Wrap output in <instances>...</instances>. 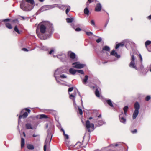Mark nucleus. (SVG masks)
Wrapping results in <instances>:
<instances>
[{
	"label": "nucleus",
	"mask_w": 151,
	"mask_h": 151,
	"mask_svg": "<svg viewBox=\"0 0 151 151\" xmlns=\"http://www.w3.org/2000/svg\"><path fill=\"white\" fill-rule=\"evenodd\" d=\"M46 10H49L55 8V4L51 5H45Z\"/></svg>",
	"instance_id": "obj_19"
},
{
	"label": "nucleus",
	"mask_w": 151,
	"mask_h": 151,
	"mask_svg": "<svg viewBox=\"0 0 151 151\" xmlns=\"http://www.w3.org/2000/svg\"><path fill=\"white\" fill-rule=\"evenodd\" d=\"M73 89V88L72 87L69 88L68 89V91L69 92H71Z\"/></svg>",
	"instance_id": "obj_52"
},
{
	"label": "nucleus",
	"mask_w": 151,
	"mask_h": 151,
	"mask_svg": "<svg viewBox=\"0 0 151 151\" xmlns=\"http://www.w3.org/2000/svg\"><path fill=\"white\" fill-rule=\"evenodd\" d=\"M25 126L26 129H34L36 128V126H32L30 123H29L27 124Z\"/></svg>",
	"instance_id": "obj_12"
},
{
	"label": "nucleus",
	"mask_w": 151,
	"mask_h": 151,
	"mask_svg": "<svg viewBox=\"0 0 151 151\" xmlns=\"http://www.w3.org/2000/svg\"><path fill=\"white\" fill-rule=\"evenodd\" d=\"M32 136L34 137H37V139L38 140H39L40 139V135H36V134H34Z\"/></svg>",
	"instance_id": "obj_48"
},
{
	"label": "nucleus",
	"mask_w": 151,
	"mask_h": 151,
	"mask_svg": "<svg viewBox=\"0 0 151 151\" xmlns=\"http://www.w3.org/2000/svg\"><path fill=\"white\" fill-rule=\"evenodd\" d=\"M139 56L140 60V61H141V62L142 63V55H141L140 54H139Z\"/></svg>",
	"instance_id": "obj_56"
},
{
	"label": "nucleus",
	"mask_w": 151,
	"mask_h": 151,
	"mask_svg": "<svg viewBox=\"0 0 151 151\" xmlns=\"http://www.w3.org/2000/svg\"><path fill=\"white\" fill-rule=\"evenodd\" d=\"M18 22V20L17 19H15V20H13V22Z\"/></svg>",
	"instance_id": "obj_63"
},
{
	"label": "nucleus",
	"mask_w": 151,
	"mask_h": 151,
	"mask_svg": "<svg viewBox=\"0 0 151 151\" xmlns=\"http://www.w3.org/2000/svg\"><path fill=\"white\" fill-rule=\"evenodd\" d=\"M95 93L96 96L98 97H100V93L99 91L98 90V89L97 88L96 90Z\"/></svg>",
	"instance_id": "obj_31"
},
{
	"label": "nucleus",
	"mask_w": 151,
	"mask_h": 151,
	"mask_svg": "<svg viewBox=\"0 0 151 151\" xmlns=\"http://www.w3.org/2000/svg\"><path fill=\"white\" fill-rule=\"evenodd\" d=\"M88 1L90 3L94 1H95V2H96L97 1L96 0H88Z\"/></svg>",
	"instance_id": "obj_50"
},
{
	"label": "nucleus",
	"mask_w": 151,
	"mask_h": 151,
	"mask_svg": "<svg viewBox=\"0 0 151 151\" xmlns=\"http://www.w3.org/2000/svg\"><path fill=\"white\" fill-rule=\"evenodd\" d=\"M10 19H6L3 20H0V23H1V22H9L10 21Z\"/></svg>",
	"instance_id": "obj_35"
},
{
	"label": "nucleus",
	"mask_w": 151,
	"mask_h": 151,
	"mask_svg": "<svg viewBox=\"0 0 151 151\" xmlns=\"http://www.w3.org/2000/svg\"><path fill=\"white\" fill-rule=\"evenodd\" d=\"M66 7H68L66 10V13L68 14V13L70 9V7L69 6H67Z\"/></svg>",
	"instance_id": "obj_36"
},
{
	"label": "nucleus",
	"mask_w": 151,
	"mask_h": 151,
	"mask_svg": "<svg viewBox=\"0 0 151 151\" xmlns=\"http://www.w3.org/2000/svg\"><path fill=\"white\" fill-rule=\"evenodd\" d=\"M67 78V76L66 75L63 74L62 73H61V75H60L59 78H61L62 79H64L65 78Z\"/></svg>",
	"instance_id": "obj_38"
},
{
	"label": "nucleus",
	"mask_w": 151,
	"mask_h": 151,
	"mask_svg": "<svg viewBox=\"0 0 151 151\" xmlns=\"http://www.w3.org/2000/svg\"><path fill=\"white\" fill-rule=\"evenodd\" d=\"M97 118H96L95 119H93V122L95 123L97 122Z\"/></svg>",
	"instance_id": "obj_54"
},
{
	"label": "nucleus",
	"mask_w": 151,
	"mask_h": 151,
	"mask_svg": "<svg viewBox=\"0 0 151 151\" xmlns=\"http://www.w3.org/2000/svg\"><path fill=\"white\" fill-rule=\"evenodd\" d=\"M83 140L82 142V143H83ZM83 144V143L81 144V142H78L75 145V146H77L76 147V148L77 149L80 148L82 147L81 145Z\"/></svg>",
	"instance_id": "obj_24"
},
{
	"label": "nucleus",
	"mask_w": 151,
	"mask_h": 151,
	"mask_svg": "<svg viewBox=\"0 0 151 151\" xmlns=\"http://www.w3.org/2000/svg\"><path fill=\"white\" fill-rule=\"evenodd\" d=\"M101 5L100 3H99L96 4L95 10L96 12H99L101 11Z\"/></svg>",
	"instance_id": "obj_13"
},
{
	"label": "nucleus",
	"mask_w": 151,
	"mask_h": 151,
	"mask_svg": "<svg viewBox=\"0 0 151 151\" xmlns=\"http://www.w3.org/2000/svg\"><path fill=\"white\" fill-rule=\"evenodd\" d=\"M151 98L150 96H147L145 98V100L146 101H149Z\"/></svg>",
	"instance_id": "obj_49"
},
{
	"label": "nucleus",
	"mask_w": 151,
	"mask_h": 151,
	"mask_svg": "<svg viewBox=\"0 0 151 151\" xmlns=\"http://www.w3.org/2000/svg\"><path fill=\"white\" fill-rule=\"evenodd\" d=\"M104 124V122L102 121H99L98 122V125L99 126H101L103 124Z\"/></svg>",
	"instance_id": "obj_43"
},
{
	"label": "nucleus",
	"mask_w": 151,
	"mask_h": 151,
	"mask_svg": "<svg viewBox=\"0 0 151 151\" xmlns=\"http://www.w3.org/2000/svg\"><path fill=\"white\" fill-rule=\"evenodd\" d=\"M86 34L88 36H90L91 35H92L93 33L91 32H89L87 31H85Z\"/></svg>",
	"instance_id": "obj_46"
},
{
	"label": "nucleus",
	"mask_w": 151,
	"mask_h": 151,
	"mask_svg": "<svg viewBox=\"0 0 151 151\" xmlns=\"http://www.w3.org/2000/svg\"><path fill=\"white\" fill-rule=\"evenodd\" d=\"M5 25L6 27L9 29H11L12 28V25L9 23H6L5 24Z\"/></svg>",
	"instance_id": "obj_26"
},
{
	"label": "nucleus",
	"mask_w": 151,
	"mask_h": 151,
	"mask_svg": "<svg viewBox=\"0 0 151 151\" xmlns=\"http://www.w3.org/2000/svg\"><path fill=\"white\" fill-rule=\"evenodd\" d=\"M22 18L23 20H24L25 19H27L28 17H21Z\"/></svg>",
	"instance_id": "obj_61"
},
{
	"label": "nucleus",
	"mask_w": 151,
	"mask_h": 151,
	"mask_svg": "<svg viewBox=\"0 0 151 151\" xmlns=\"http://www.w3.org/2000/svg\"><path fill=\"white\" fill-rule=\"evenodd\" d=\"M131 132L133 134L136 133L137 132V130L136 129H135L131 131Z\"/></svg>",
	"instance_id": "obj_51"
},
{
	"label": "nucleus",
	"mask_w": 151,
	"mask_h": 151,
	"mask_svg": "<svg viewBox=\"0 0 151 151\" xmlns=\"http://www.w3.org/2000/svg\"><path fill=\"white\" fill-rule=\"evenodd\" d=\"M151 43V41L149 40L145 42V47H147V46L150 45Z\"/></svg>",
	"instance_id": "obj_40"
},
{
	"label": "nucleus",
	"mask_w": 151,
	"mask_h": 151,
	"mask_svg": "<svg viewBox=\"0 0 151 151\" xmlns=\"http://www.w3.org/2000/svg\"><path fill=\"white\" fill-rule=\"evenodd\" d=\"M140 107V106L138 102H136L134 104L135 110L134 111L132 115L133 119H136L138 116L139 113V110Z\"/></svg>",
	"instance_id": "obj_5"
},
{
	"label": "nucleus",
	"mask_w": 151,
	"mask_h": 151,
	"mask_svg": "<svg viewBox=\"0 0 151 151\" xmlns=\"http://www.w3.org/2000/svg\"><path fill=\"white\" fill-rule=\"evenodd\" d=\"M91 24L94 27H96L95 22L94 20H92L91 21Z\"/></svg>",
	"instance_id": "obj_44"
},
{
	"label": "nucleus",
	"mask_w": 151,
	"mask_h": 151,
	"mask_svg": "<svg viewBox=\"0 0 151 151\" xmlns=\"http://www.w3.org/2000/svg\"><path fill=\"white\" fill-rule=\"evenodd\" d=\"M124 42L126 45H127L128 43L130 45L131 44H132V42L131 40L127 39L124 40Z\"/></svg>",
	"instance_id": "obj_22"
},
{
	"label": "nucleus",
	"mask_w": 151,
	"mask_h": 151,
	"mask_svg": "<svg viewBox=\"0 0 151 151\" xmlns=\"http://www.w3.org/2000/svg\"><path fill=\"white\" fill-rule=\"evenodd\" d=\"M126 116H125V114H124L123 111H122L121 112V114L119 115V118L120 121L121 123L124 124H125L126 123Z\"/></svg>",
	"instance_id": "obj_10"
},
{
	"label": "nucleus",
	"mask_w": 151,
	"mask_h": 151,
	"mask_svg": "<svg viewBox=\"0 0 151 151\" xmlns=\"http://www.w3.org/2000/svg\"><path fill=\"white\" fill-rule=\"evenodd\" d=\"M63 72V71L62 69L58 68L55 71L54 76L57 82L61 85H64V84L62 83L61 81V80L59 79V77Z\"/></svg>",
	"instance_id": "obj_3"
},
{
	"label": "nucleus",
	"mask_w": 151,
	"mask_h": 151,
	"mask_svg": "<svg viewBox=\"0 0 151 151\" xmlns=\"http://www.w3.org/2000/svg\"><path fill=\"white\" fill-rule=\"evenodd\" d=\"M27 148L29 149L33 150L34 149V147L32 145L29 144L27 145Z\"/></svg>",
	"instance_id": "obj_32"
},
{
	"label": "nucleus",
	"mask_w": 151,
	"mask_h": 151,
	"mask_svg": "<svg viewBox=\"0 0 151 151\" xmlns=\"http://www.w3.org/2000/svg\"><path fill=\"white\" fill-rule=\"evenodd\" d=\"M67 6L64 5H60L59 4H55V7H58L60 9H63L65 7Z\"/></svg>",
	"instance_id": "obj_18"
},
{
	"label": "nucleus",
	"mask_w": 151,
	"mask_h": 151,
	"mask_svg": "<svg viewBox=\"0 0 151 151\" xmlns=\"http://www.w3.org/2000/svg\"><path fill=\"white\" fill-rule=\"evenodd\" d=\"M147 18L149 20L151 19V15L148 16Z\"/></svg>",
	"instance_id": "obj_62"
},
{
	"label": "nucleus",
	"mask_w": 151,
	"mask_h": 151,
	"mask_svg": "<svg viewBox=\"0 0 151 151\" xmlns=\"http://www.w3.org/2000/svg\"><path fill=\"white\" fill-rule=\"evenodd\" d=\"M37 47H39L41 50H47V47L43 46H42V44L41 45V46L39 47V46H37Z\"/></svg>",
	"instance_id": "obj_27"
},
{
	"label": "nucleus",
	"mask_w": 151,
	"mask_h": 151,
	"mask_svg": "<svg viewBox=\"0 0 151 151\" xmlns=\"http://www.w3.org/2000/svg\"><path fill=\"white\" fill-rule=\"evenodd\" d=\"M54 51V49H52L49 52V54L50 55Z\"/></svg>",
	"instance_id": "obj_55"
},
{
	"label": "nucleus",
	"mask_w": 151,
	"mask_h": 151,
	"mask_svg": "<svg viewBox=\"0 0 151 151\" xmlns=\"http://www.w3.org/2000/svg\"><path fill=\"white\" fill-rule=\"evenodd\" d=\"M76 93L73 95L72 94H70V98L71 99L73 100V104L74 106L76 109H77V107L78 108V106H77L76 103V101L75 100V97L76 96Z\"/></svg>",
	"instance_id": "obj_11"
},
{
	"label": "nucleus",
	"mask_w": 151,
	"mask_h": 151,
	"mask_svg": "<svg viewBox=\"0 0 151 151\" xmlns=\"http://www.w3.org/2000/svg\"><path fill=\"white\" fill-rule=\"evenodd\" d=\"M53 31L52 23L48 21H44L38 24L36 32L39 37L42 40L50 37Z\"/></svg>",
	"instance_id": "obj_1"
},
{
	"label": "nucleus",
	"mask_w": 151,
	"mask_h": 151,
	"mask_svg": "<svg viewBox=\"0 0 151 151\" xmlns=\"http://www.w3.org/2000/svg\"><path fill=\"white\" fill-rule=\"evenodd\" d=\"M76 72H78V73L82 74H84V71L82 70H76Z\"/></svg>",
	"instance_id": "obj_45"
},
{
	"label": "nucleus",
	"mask_w": 151,
	"mask_h": 151,
	"mask_svg": "<svg viewBox=\"0 0 151 151\" xmlns=\"http://www.w3.org/2000/svg\"><path fill=\"white\" fill-rule=\"evenodd\" d=\"M81 29L79 27H78L75 29V30L76 31L79 32L81 30Z\"/></svg>",
	"instance_id": "obj_57"
},
{
	"label": "nucleus",
	"mask_w": 151,
	"mask_h": 151,
	"mask_svg": "<svg viewBox=\"0 0 151 151\" xmlns=\"http://www.w3.org/2000/svg\"><path fill=\"white\" fill-rule=\"evenodd\" d=\"M22 50L24 51H28V50H27V49L26 48H23L22 49Z\"/></svg>",
	"instance_id": "obj_60"
},
{
	"label": "nucleus",
	"mask_w": 151,
	"mask_h": 151,
	"mask_svg": "<svg viewBox=\"0 0 151 151\" xmlns=\"http://www.w3.org/2000/svg\"><path fill=\"white\" fill-rule=\"evenodd\" d=\"M110 55H113L116 57L117 59L120 57V56L118 54L117 52H116L114 50H112L111 53Z\"/></svg>",
	"instance_id": "obj_16"
},
{
	"label": "nucleus",
	"mask_w": 151,
	"mask_h": 151,
	"mask_svg": "<svg viewBox=\"0 0 151 151\" xmlns=\"http://www.w3.org/2000/svg\"><path fill=\"white\" fill-rule=\"evenodd\" d=\"M73 67L78 69L82 68L84 67L86 65L81 64L78 62H76L72 63Z\"/></svg>",
	"instance_id": "obj_9"
},
{
	"label": "nucleus",
	"mask_w": 151,
	"mask_h": 151,
	"mask_svg": "<svg viewBox=\"0 0 151 151\" xmlns=\"http://www.w3.org/2000/svg\"><path fill=\"white\" fill-rule=\"evenodd\" d=\"M57 57L60 59V61L62 62L65 61L67 59L66 55L62 52L59 53L57 55Z\"/></svg>",
	"instance_id": "obj_7"
},
{
	"label": "nucleus",
	"mask_w": 151,
	"mask_h": 151,
	"mask_svg": "<svg viewBox=\"0 0 151 151\" xmlns=\"http://www.w3.org/2000/svg\"><path fill=\"white\" fill-rule=\"evenodd\" d=\"M106 102L110 106L113 107V105L112 103V102L111 101L110 99H107L106 100Z\"/></svg>",
	"instance_id": "obj_25"
},
{
	"label": "nucleus",
	"mask_w": 151,
	"mask_h": 151,
	"mask_svg": "<svg viewBox=\"0 0 151 151\" xmlns=\"http://www.w3.org/2000/svg\"><path fill=\"white\" fill-rule=\"evenodd\" d=\"M68 55L72 59H75L76 58V54L73 52L71 51L68 52Z\"/></svg>",
	"instance_id": "obj_14"
},
{
	"label": "nucleus",
	"mask_w": 151,
	"mask_h": 151,
	"mask_svg": "<svg viewBox=\"0 0 151 151\" xmlns=\"http://www.w3.org/2000/svg\"><path fill=\"white\" fill-rule=\"evenodd\" d=\"M14 30L18 34H20V32L19 31V30L17 26H16L14 29Z\"/></svg>",
	"instance_id": "obj_34"
},
{
	"label": "nucleus",
	"mask_w": 151,
	"mask_h": 151,
	"mask_svg": "<svg viewBox=\"0 0 151 151\" xmlns=\"http://www.w3.org/2000/svg\"><path fill=\"white\" fill-rule=\"evenodd\" d=\"M128 109V107L127 106H125L123 110H124V114H125V116H127V111Z\"/></svg>",
	"instance_id": "obj_28"
},
{
	"label": "nucleus",
	"mask_w": 151,
	"mask_h": 151,
	"mask_svg": "<svg viewBox=\"0 0 151 151\" xmlns=\"http://www.w3.org/2000/svg\"><path fill=\"white\" fill-rule=\"evenodd\" d=\"M40 10L41 12H43L44 11L47 10L46 9V7L45 6H44L42 7L40 9Z\"/></svg>",
	"instance_id": "obj_41"
},
{
	"label": "nucleus",
	"mask_w": 151,
	"mask_h": 151,
	"mask_svg": "<svg viewBox=\"0 0 151 151\" xmlns=\"http://www.w3.org/2000/svg\"><path fill=\"white\" fill-rule=\"evenodd\" d=\"M88 75H86L85 76L84 78H83L81 77L82 81L84 84H86L87 82V81L88 79Z\"/></svg>",
	"instance_id": "obj_17"
},
{
	"label": "nucleus",
	"mask_w": 151,
	"mask_h": 151,
	"mask_svg": "<svg viewBox=\"0 0 151 151\" xmlns=\"http://www.w3.org/2000/svg\"><path fill=\"white\" fill-rule=\"evenodd\" d=\"M35 5L34 0H22L20 3V8L23 11H29L33 9Z\"/></svg>",
	"instance_id": "obj_2"
},
{
	"label": "nucleus",
	"mask_w": 151,
	"mask_h": 151,
	"mask_svg": "<svg viewBox=\"0 0 151 151\" xmlns=\"http://www.w3.org/2000/svg\"><path fill=\"white\" fill-rule=\"evenodd\" d=\"M40 119H42V118H47V116L45 115V114H42L40 115Z\"/></svg>",
	"instance_id": "obj_42"
},
{
	"label": "nucleus",
	"mask_w": 151,
	"mask_h": 151,
	"mask_svg": "<svg viewBox=\"0 0 151 151\" xmlns=\"http://www.w3.org/2000/svg\"><path fill=\"white\" fill-rule=\"evenodd\" d=\"M69 72L70 74L74 75L76 72V70L75 69L73 68H70L69 69Z\"/></svg>",
	"instance_id": "obj_20"
},
{
	"label": "nucleus",
	"mask_w": 151,
	"mask_h": 151,
	"mask_svg": "<svg viewBox=\"0 0 151 151\" xmlns=\"http://www.w3.org/2000/svg\"><path fill=\"white\" fill-rule=\"evenodd\" d=\"M120 45H119V43L117 44L116 46V47H115V48L116 49H118L119 47H120Z\"/></svg>",
	"instance_id": "obj_58"
},
{
	"label": "nucleus",
	"mask_w": 151,
	"mask_h": 151,
	"mask_svg": "<svg viewBox=\"0 0 151 151\" xmlns=\"http://www.w3.org/2000/svg\"><path fill=\"white\" fill-rule=\"evenodd\" d=\"M24 145V139L23 138H21V147L22 148Z\"/></svg>",
	"instance_id": "obj_30"
},
{
	"label": "nucleus",
	"mask_w": 151,
	"mask_h": 151,
	"mask_svg": "<svg viewBox=\"0 0 151 151\" xmlns=\"http://www.w3.org/2000/svg\"><path fill=\"white\" fill-rule=\"evenodd\" d=\"M131 62L129 64V67L137 70V68L135 63V57L133 55H131Z\"/></svg>",
	"instance_id": "obj_8"
},
{
	"label": "nucleus",
	"mask_w": 151,
	"mask_h": 151,
	"mask_svg": "<svg viewBox=\"0 0 151 151\" xmlns=\"http://www.w3.org/2000/svg\"><path fill=\"white\" fill-rule=\"evenodd\" d=\"M124 44H125L124 43V42H122V43H119L120 46H122V47L124 45Z\"/></svg>",
	"instance_id": "obj_59"
},
{
	"label": "nucleus",
	"mask_w": 151,
	"mask_h": 151,
	"mask_svg": "<svg viewBox=\"0 0 151 151\" xmlns=\"http://www.w3.org/2000/svg\"><path fill=\"white\" fill-rule=\"evenodd\" d=\"M74 19L73 18H67L66 19L67 22L68 23H71L73 21Z\"/></svg>",
	"instance_id": "obj_29"
},
{
	"label": "nucleus",
	"mask_w": 151,
	"mask_h": 151,
	"mask_svg": "<svg viewBox=\"0 0 151 151\" xmlns=\"http://www.w3.org/2000/svg\"><path fill=\"white\" fill-rule=\"evenodd\" d=\"M78 108L79 112L80 114L81 115H82L83 114V112H82V109L80 108L79 107H78Z\"/></svg>",
	"instance_id": "obj_47"
},
{
	"label": "nucleus",
	"mask_w": 151,
	"mask_h": 151,
	"mask_svg": "<svg viewBox=\"0 0 151 151\" xmlns=\"http://www.w3.org/2000/svg\"><path fill=\"white\" fill-rule=\"evenodd\" d=\"M84 13L88 15L89 13V11L88 10V9L86 8L84 9Z\"/></svg>",
	"instance_id": "obj_39"
},
{
	"label": "nucleus",
	"mask_w": 151,
	"mask_h": 151,
	"mask_svg": "<svg viewBox=\"0 0 151 151\" xmlns=\"http://www.w3.org/2000/svg\"><path fill=\"white\" fill-rule=\"evenodd\" d=\"M98 37V38L96 40V41L97 43H99L102 41V38L99 37Z\"/></svg>",
	"instance_id": "obj_37"
},
{
	"label": "nucleus",
	"mask_w": 151,
	"mask_h": 151,
	"mask_svg": "<svg viewBox=\"0 0 151 151\" xmlns=\"http://www.w3.org/2000/svg\"><path fill=\"white\" fill-rule=\"evenodd\" d=\"M109 19H108L107 20V21H106V23H105V24L104 27L105 28L106 27V26H107V24H108V23H109Z\"/></svg>",
	"instance_id": "obj_53"
},
{
	"label": "nucleus",
	"mask_w": 151,
	"mask_h": 151,
	"mask_svg": "<svg viewBox=\"0 0 151 151\" xmlns=\"http://www.w3.org/2000/svg\"><path fill=\"white\" fill-rule=\"evenodd\" d=\"M47 135L45 142V145L44 147V151H46V146L47 145H49L51 141L52 137V135L51 131L48 130L47 131Z\"/></svg>",
	"instance_id": "obj_4"
},
{
	"label": "nucleus",
	"mask_w": 151,
	"mask_h": 151,
	"mask_svg": "<svg viewBox=\"0 0 151 151\" xmlns=\"http://www.w3.org/2000/svg\"><path fill=\"white\" fill-rule=\"evenodd\" d=\"M101 114H100V115H99L98 116V118H101Z\"/></svg>",
	"instance_id": "obj_64"
},
{
	"label": "nucleus",
	"mask_w": 151,
	"mask_h": 151,
	"mask_svg": "<svg viewBox=\"0 0 151 151\" xmlns=\"http://www.w3.org/2000/svg\"><path fill=\"white\" fill-rule=\"evenodd\" d=\"M28 115V113L27 112H25L22 115H20L19 117L18 123L20 121V119L22 118H27Z\"/></svg>",
	"instance_id": "obj_15"
},
{
	"label": "nucleus",
	"mask_w": 151,
	"mask_h": 151,
	"mask_svg": "<svg viewBox=\"0 0 151 151\" xmlns=\"http://www.w3.org/2000/svg\"><path fill=\"white\" fill-rule=\"evenodd\" d=\"M110 50V48L109 47L106 46L103 48L102 50L101 51V52L104 53V51H109Z\"/></svg>",
	"instance_id": "obj_21"
},
{
	"label": "nucleus",
	"mask_w": 151,
	"mask_h": 151,
	"mask_svg": "<svg viewBox=\"0 0 151 151\" xmlns=\"http://www.w3.org/2000/svg\"><path fill=\"white\" fill-rule=\"evenodd\" d=\"M86 127L88 129V131L89 132L93 131L94 129V124L91 123L89 120H87L86 122Z\"/></svg>",
	"instance_id": "obj_6"
},
{
	"label": "nucleus",
	"mask_w": 151,
	"mask_h": 151,
	"mask_svg": "<svg viewBox=\"0 0 151 151\" xmlns=\"http://www.w3.org/2000/svg\"><path fill=\"white\" fill-rule=\"evenodd\" d=\"M60 130L62 131L63 133V134L65 137H66V138L67 139H69V136L68 135L66 134L65 133V131L64 129L61 126H60Z\"/></svg>",
	"instance_id": "obj_23"
},
{
	"label": "nucleus",
	"mask_w": 151,
	"mask_h": 151,
	"mask_svg": "<svg viewBox=\"0 0 151 151\" xmlns=\"http://www.w3.org/2000/svg\"><path fill=\"white\" fill-rule=\"evenodd\" d=\"M24 110L27 111L29 113H30L31 112V110L29 109H28V108H25L24 109L22 110L21 111V113H23L24 112Z\"/></svg>",
	"instance_id": "obj_33"
}]
</instances>
